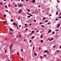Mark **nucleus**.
I'll return each instance as SVG.
<instances>
[{
    "label": "nucleus",
    "instance_id": "1",
    "mask_svg": "<svg viewBox=\"0 0 61 61\" xmlns=\"http://www.w3.org/2000/svg\"><path fill=\"white\" fill-rule=\"evenodd\" d=\"M12 46H13V44H11L10 46V49H11V48H12Z\"/></svg>",
    "mask_w": 61,
    "mask_h": 61
},
{
    "label": "nucleus",
    "instance_id": "2",
    "mask_svg": "<svg viewBox=\"0 0 61 61\" xmlns=\"http://www.w3.org/2000/svg\"><path fill=\"white\" fill-rule=\"evenodd\" d=\"M44 53H46L47 52H48V51L47 50H45L44 51Z\"/></svg>",
    "mask_w": 61,
    "mask_h": 61
},
{
    "label": "nucleus",
    "instance_id": "3",
    "mask_svg": "<svg viewBox=\"0 0 61 61\" xmlns=\"http://www.w3.org/2000/svg\"><path fill=\"white\" fill-rule=\"evenodd\" d=\"M60 24H59L58 25V26H57V27H58V28L59 27V26H60Z\"/></svg>",
    "mask_w": 61,
    "mask_h": 61
},
{
    "label": "nucleus",
    "instance_id": "4",
    "mask_svg": "<svg viewBox=\"0 0 61 61\" xmlns=\"http://www.w3.org/2000/svg\"><path fill=\"white\" fill-rule=\"evenodd\" d=\"M53 39H54V38L51 39L50 40V41H51L52 40H53Z\"/></svg>",
    "mask_w": 61,
    "mask_h": 61
},
{
    "label": "nucleus",
    "instance_id": "5",
    "mask_svg": "<svg viewBox=\"0 0 61 61\" xmlns=\"http://www.w3.org/2000/svg\"><path fill=\"white\" fill-rule=\"evenodd\" d=\"M6 22V21H4L3 22V23L4 24H5Z\"/></svg>",
    "mask_w": 61,
    "mask_h": 61
},
{
    "label": "nucleus",
    "instance_id": "6",
    "mask_svg": "<svg viewBox=\"0 0 61 61\" xmlns=\"http://www.w3.org/2000/svg\"><path fill=\"white\" fill-rule=\"evenodd\" d=\"M52 31V30H49L48 31V33H50V32H51Z\"/></svg>",
    "mask_w": 61,
    "mask_h": 61
},
{
    "label": "nucleus",
    "instance_id": "7",
    "mask_svg": "<svg viewBox=\"0 0 61 61\" xmlns=\"http://www.w3.org/2000/svg\"><path fill=\"white\" fill-rule=\"evenodd\" d=\"M23 5H22H22H19V7H21V6H22Z\"/></svg>",
    "mask_w": 61,
    "mask_h": 61
},
{
    "label": "nucleus",
    "instance_id": "8",
    "mask_svg": "<svg viewBox=\"0 0 61 61\" xmlns=\"http://www.w3.org/2000/svg\"><path fill=\"white\" fill-rule=\"evenodd\" d=\"M35 2H36V1H35V0H33V3H35Z\"/></svg>",
    "mask_w": 61,
    "mask_h": 61
},
{
    "label": "nucleus",
    "instance_id": "9",
    "mask_svg": "<svg viewBox=\"0 0 61 61\" xmlns=\"http://www.w3.org/2000/svg\"><path fill=\"white\" fill-rule=\"evenodd\" d=\"M44 42V41L43 40H41V43H43Z\"/></svg>",
    "mask_w": 61,
    "mask_h": 61
},
{
    "label": "nucleus",
    "instance_id": "10",
    "mask_svg": "<svg viewBox=\"0 0 61 61\" xmlns=\"http://www.w3.org/2000/svg\"><path fill=\"white\" fill-rule=\"evenodd\" d=\"M15 25H16L17 26V27L18 28V26H17V24H15Z\"/></svg>",
    "mask_w": 61,
    "mask_h": 61
},
{
    "label": "nucleus",
    "instance_id": "11",
    "mask_svg": "<svg viewBox=\"0 0 61 61\" xmlns=\"http://www.w3.org/2000/svg\"><path fill=\"white\" fill-rule=\"evenodd\" d=\"M17 54L18 55H19V56H20V54H19V52H17Z\"/></svg>",
    "mask_w": 61,
    "mask_h": 61
},
{
    "label": "nucleus",
    "instance_id": "12",
    "mask_svg": "<svg viewBox=\"0 0 61 61\" xmlns=\"http://www.w3.org/2000/svg\"><path fill=\"white\" fill-rule=\"evenodd\" d=\"M57 12H56V15H58V11H57Z\"/></svg>",
    "mask_w": 61,
    "mask_h": 61
},
{
    "label": "nucleus",
    "instance_id": "13",
    "mask_svg": "<svg viewBox=\"0 0 61 61\" xmlns=\"http://www.w3.org/2000/svg\"><path fill=\"white\" fill-rule=\"evenodd\" d=\"M34 55H35V56H37V54H36V53H34Z\"/></svg>",
    "mask_w": 61,
    "mask_h": 61
},
{
    "label": "nucleus",
    "instance_id": "14",
    "mask_svg": "<svg viewBox=\"0 0 61 61\" xmlns=\"http://www.w3.org/2000/svg\"><path fill=\"white\" fill-rule=\"evenodd\" d=\"M10 29L11 31H13V30L11 29L10 28Z\"/></svg>",
    "mask_w": 61,
    "mask_h": 61
},
{
    "label": "nucleus",
    "instance_id": "15",
    "mask_svg": "<svg viewBox=\"0 0 61 61\" xmlns=\"http://www.w3.org/2000/svg\"><path fill=\"white\" fill-rule=\"evenodd\" d=\"M42 37H43V35H41V38H42Z\"/></svg>",
    "mask_w": 61,
    "mask_h": 61
},
{
    "label": "nucleus",
    "instance_id": "16",
    "mask_svg": "<svg viewBox=\"0 0 61 61\" xmlns=\"http://www.w3.org/2000/svg\"><path fill=\"white\" fill-rule=\"evenodd\" d=\"M47 22H48V21L46 20L45 21V23H47Z\"/></svg>",
    "mask_w": 61,
    "mask_h": 61
},
{
    "label": "nucleus",
    "instance_id": "17",
    "mask_svg": "<svg viewBox=\"0 0 61 61\" xmlns=\"http://www.w3.org/2000/svg\"><path fill=\"white\" fill-rule=\"evenodd\" d=\"M35 37V36H33L32 37L31 39H33V38H34Z\"/></svg>",
    "mask_w": 61,
    "mask_h": 61
},
{
    "label": "nucleus",
    "instance_id": "18",
    "mask_svg": "<svg viewBox=\"0 0 61 61\" xmlns=\"http://www.w3.org/2000/svg\"><path fill=\"white\" fill-rule=\"evenodd\" d=\"M4 16L5 17H6V15H4Z\"/></svg>",
    "mask_w": 61,
    "mask_h": 61
},
{
    "label": "nucleus",
    "instance_id": "19",
    "mask_svg": "<svg viewBox=\"0 0 61 61\" xmlns=\"http://www.w3.org/2000/svg\"><path fill=\"white\" fill-rule=\"evenodd\" d=\"M46 19V18L45 17H44L43 19V20H45Z\"/></svg>",
    "mask_w": 61,
    "mask_h": 61
},
{
    "label": "nucleus",
    "instance_id": "20",
    "mask_svg": "<svg viewBox=\"0 0 61 61\" xmlns=\"http://www.w3.org/2000/svg\"><path fill=\"white\" fill-rule=\"evenodd\" d=\"M52 34H53V35L55 34V32L53 31L52 32Z\"/></svg>",
    "mask_w": 61,
    "mask_h": 61
},
{
    "label": "nucleus",
    "instance_id": "21",
    "mask_svg": "<svg viewBox=\"0 0 61 61\" xmlns=\"http://www.w3.org/2000/svg\"><path fill=\"white\" fill-rule=\"evenodd\" d=\"M30 15V16H32V14H29V15Z\"/></svg>",
    "mask_w": 61,
    "mask_h": 61
},
{
    "label": "nucleus",
    "instance_id": "22",
    "mask_svg": "<svg viewBox=\"0 0 61 61\" xmlns=\"http://www.w3.org/2000/svg\"><path fill=\"white\" fill-rule=\"evenodd\" d=\"M32 33H34V32H34V31H32Z\"/></svg>",
    "mask_w": 61,
    "mask_h": 61
},
{
    "label": "nucleus",
    "instance_id": "23",
    "mask_svg": "<svg viewBox=\"0 0 61 61\" xmlns=\"http://www.w3.org/2000/svg\"><path fill=\"white\" fill-rule=\"evenodd\" d=\"M22 11V10H20V12H21Z\"/></svg>",
    "mask_w": 61,
    "mask_h": 61
},
{
    "label": "nucleus",
    "instance_id": "24",
    "mask_svg": "<svg viewBox=\"0 0 61 61\" xmlns=\"http://www.w3.org/2000/svg\"><path fill=\"white\" fill-rule=\"evenodd\" d=\"M47 54H49V52H47Z\"/></svg>",
    "mask_w": 61,
    "mask_h": 61
},
{
    "label": "nucleus",
    "instance_id": "25",
    "mask_svg": "<svg viewBox=\"0 0 61 61\" xmlns=\"http://www.w3.org/2000/svg\"><path fill=\"white\" fill-rule=\"evenodd\" d=\"M28 11V12H30V10H29V9H28L27 10Z\"/></svg>",
    "mask_w": 61,
    "mask_h": 61
},
{
    "label": "nucleus",
    "instance_id": "26",
    "mask_svg": "<svg viewBox=\"0 0 61 61\" xmlns=\"http://www.w3.org/2000/svg\"><path fill=\"white\" fill-rule=\"evenodd\" d=\"M41 26L42 27H44V26L43 25H41Z\"/></svg>",
    "mask_w": 61,
    "mask_h": 61
},
{
    "label": "nucleus",
    "instance_id": "27",
    "mask_svg": "<svg viewBox=\"0 0 61 61\" xmlns=\"http://www.w3.org/2000/svg\"><path fill=\"white\" fill-rule=\"evenodd\" d=\"M13 25H15V23H13Z\"/></svg>",
    "mask_w": 61,
    "mask_h": 61
},
{
    "label": "nucleus",
    "instance_id": "28",
    "mask_svg": "<svg viewBox=\"0 0 61 61\" xmlns=\"http://www.w3.org/2000/svg\"><path fill=\"white\" fill-rule=\"evenodd\" d=\"M5 53H6V52H7V51H6V50H5Z\"/></svg>",
    "mask_w": 61,
    "mask_h": 61
},
{
    "label": "nucleus",
    "instance_id": "29",
    "mask_svg": "<svg viewBox=\"0 0 61 61\" xmlns=\"http://www.w3.org/2000/svg\"><path fill=\"white\" fill-rule=\"evenodd\" d=\"M32 41L31 40H30V43H31V42Z\"/></svg>",
    "mask_w": 61,
    "mask_h": 61
},
{
    "label": "nucleus",
    "instance_id": "30",
    "mask_svg": "<svg viewBox=\"0 0 61 61\" xmlns=\"http://www.w3.org/2000/svg\"><path fill=\"white\" fill-rule=\"evenodd\" d=\"M19 37H21V35H19Z\"/></svg>",
    "mask_w": 61,
    "mask_h": 61
},
{
    "label": "nucleus",
    "instance_id": "31",
    "mask_svg": "<svg viewBox=\"0 0 61 61\" xmlns=\"http://www.w3.org/2000/svg\"><path fill=\"white\" fill-rule=\"evenodd\" d=\"M5 7L6 8H7V6L6 5L5 6Z\"/></svg>",
    "mask_w": 61,
    "mask_h": 61
},
{
    "label": "nucleus",
    "instance_id": "32",
    "mask_svg": "<svg viewBox=\"0 0 61 61\" xmlns=\"http://www.w3.org/2000/svg\"><path fill=\"white\" fill-rule=\"evenodd\" d=\"M28 17L29 18H30V16H28Z\"/></svg>",
    "mask_w": 61,
    "mask_h": 61
},
{
    "label": "nucleus",
    "instance_id": "33",
    "mask_svg": "<svg viewBox=\"0 0 61 61\" xmlns=\"http://www.w3.org/2000/svg\"><path fill=\"white\" fill-rule=\"evenodd\" d=\"M26 30H28V29L26 28L25 29Z\"/></svg>",
    "mask_w": 61,
    "mask_h": 61
},
{
    "label": "nucleus",
    "instance_id": "34",
    "mask_svg": "<svg viewBox=\"0 0 61 61\" xmlns=\"http://www.w3.org/2000/svg\"><path fill=\"white\" fill-rule=\"evenodd\" d=\"M56 52H59V50H57V51H56Z\"/></svg>",
    "mask_w": 61,
    "mask_h": 61
},
{
    "label": "nucleus",
    "instance_id": "35",
    "mask_svg": "<svg viewBox=\"0 0 61 61\" xmlns=\"http://www.w3.org/2000/svg\"><path fill=\"white\" fill-rule=\"evenodd\" d=\"M58 19H56V21H57L58 20Z\"/></svg>",
    "mask_w": 61,
    "mask_h": 61
},
{
    "label": "nucleus",
    "instance_id": "36",
    "mask_svg": "<svg viewBox=\"0 0 61 61\" xmlns=\"http://www.w3.org/2000/svg\"><path fill=\"white\" fill-rule=\"evenodd\" d=\"M58 18H61V17H58Z\"/></svg>",
    "mask_w": 61,
    "mask_h": 61
},
{
    "label": "nucleus",
    "instance_id": "37",
    "mask_svg": "<svg viewBox=\"0 0 61 61\" xmlns=\"http://www.w3.org/2000/svg\"><path fill=\"white\" fill-rule=\"evenodd\" d=\"M50 40V38H49L47 40V41H48V40Z\"/></svg>",
    "mask_w": 61,
    "mask_h": 61
},
{
    "label": "nucleus",
    "instance_id": "38",
    "mask_svg": "<svg viewBox=\"0 0 61 61\" xmlns=\"http://www.w3.org/2000/svg\"><path fill=\"white\" fill-rule=\"evenodd\" d=\"M34 49H35V47H33V50H34Z\"/></svg>",
    "mask_w": 61,
    "mask_h": 61
},
{
    "label": "nucleus",
    "instance_id": "39",
    "mask_svg": "<svg viewBox=\"0 0 61 61\" xmlns=\"http://www.w3.org/2000/svg\"><path fill=\"white\" fill-rule=\"evenodd\" d=\"M26 13H27V14H28V15H29L30 14L29 13H28L27 12Z\"/></svg>",
    "mask_w": 61,
    "mask_h": 61
},
{
    "label": "nucleus",
    "instance_id": "40",
    "mask_svg": "<svg viewBox=\"0 0 61 61\" xmlns=\"http://www.w3.org/2000/svg\"><path fill=\"white\" fill-rule=\"evenodd\" d=\"M40 33H42V31H41L40 32Z\"/></svg>",
    "mask_w": 61,
    "mask_h": 61
},
{
    "label": "nucleus",
    "instance_id": "41",
    "mask_svg": "<svg viewBox=\"0 0 61 61\" xmlns=\"http://www.w3.org/2000/svg\"><path fill=\"white\" fill-rule=\"evenodd\" d=\"M40 58H42V57L41 56H40Z\"/></svg>",
    "mask_w": 61,
    "mask_h": 61
},
{
    "label": "nucleus",
    "instance_id": "42",
    "mask_svg": "<svg viewBox=\"0 0 61 61\" xmlns=\"http://www.w3.org/2000/svg\"><path fill=\"white\" fill-rule=\"evenodd\" d=\"M56 47V46H54L53 47H54V48H55V47Z\"/></svg>",
    "mask_w": 61,
    "mask_h": 61
},
{
    "label": "nucleus",
    "instance_id": "43",
    "mask_svg": "<svg viewBox=\"0 0 61 61\" xmlns=\"http://www.w3.org/2000/svg\"><path fill=\"white\" fill-rule=\"evenodd\" d=\"M25 26H26V25H27V24H25Z\"/></svg>",
    "mask_w": 61,
    "mask_h": 61
},
{
    "label": "nucleus",
    "instance_id": "44",
    "mask_svg": "<svg viewBox=\"0 0 61 61\" xmlns=\"http://www.w3.org/2000/svg\"><path fill=\"white\" fill-rule=\"evenodd\" d=\"M7 32H8V28H7Z\"/></svg>",
    "mask_w": 61,
    "mask_h": 61
},
{
    "label": "nucleus",
    "instance_id": "45",
    "mask_svg": "<svg viewBox=\"0 0 61 61\" xmlns=\"http://www.w3.org/2000/svg\"><path fill=\"white\" fill-rule=\"evenodd\" d=\"M11 22H13V20H11Z\"/></svg>",
    "mask_w": 61,
    "mask_h": 61
},
{
    "label": "nucleus",
    "instance_id": "46",
    "mask_svg": "<svg viewBox=\"0 0 61 61\" xmlns=\"http://www.w3.org/2000/svg\"><path fill=\"white\" fill-rule=\"evenodd\" d=\"M23 51V49H21V51L22 52Z\"/></svg>",
    "mask_w": 61,
    "mask_h": 61
},
{
    "label": "nucleus",
    "instance_id": "47",
    "mask_svg": "<svg viewBox=\"0 0 61 61\" xmlns=\"http://www.w3.org/2000/svg\"><path fill=\"white\" fill-rule=\"evenodd\" d=\"M42 32H44V30H42Z\"/></svg>",
    "mask_w": 61,
    "mask_h": 61
},
{
    "label": "nucleus",
    "instance_id": "48",
    "mask_svg": "<svg viewBox=\"0 0 61 61\" xmlns=\"http://www.w3.org/2000/svg\"><path fill=\"white\" fill-rule=\"evenodd\" d=\"M34 21L35 22H36V20H34Z\"/></svg>",
    "mask_w": 61,
    "mask_h": 61
},
{
    "label": "nucleus",
    "instance_id": "49",
    "mask_svg": "<svg viewBox=\"0 0 61 61\" xmlns=\"http://www.w3.org/2000/svg\"><path fill=\"white\" fill-rule=\"evenodd\" d=\"M41 49V48H40V47H39V50H40V49Z\"/></svg>",
    "mask_w": 61,
    "mask_h": 61
},
{
    "label": "nucleus",
    "instance_id": "50",
    "mask_svg": "<svg viewBox=\"0 0 61 61\" xmlns=\"http://www.w3.org/2000/svg\"><path fill=\"white\" fill-rule=\"evenodd\" d=\"M18 13H21V12H20L19 11H18Z\"/></svg>",
    "mask_w": 61,
    "mask_h": 61
},
{
    "label": "nucleus",
    "instance_id": "51",
    "mask_svg": "<svg viewBox=\"0 0 61 61\" xmlns=\"http://www.w3.org/2000/svg\"><path fill=\"white\" fill-rule=\"evenodd\" d=\"M10 34H11V35L12 34V32H11L10 33Z\"/></svg>",
    "mask_w": 61,
    "mask_h": 61
},
{
    "label": "nucleus",
    "instance_id": "52",
    "mask_svg": "<svg viewBox=\"0 0 61 61\" xmlns=\"http://www.w3.org/2000/svg\"><path fill=\"white\" fill-rule=\"evenodd\" d=\"M57 3H59V1H58V0H57Z\"/></svg>",
    "mask_w": 61,
    "mask_h": 61
},
{
    "label": "nucleus",
    "instance_id": "53",
    "mask_svg": "<svg viewBox=\"0 0 61 61\" xmlns=\"http://www.w3.org/2000/svg\"><path fill=\"white\" fill-rule=\"evenodd\" d=\"M0 5H3V3H0Z\"/></svg>",
    "mask_w": 61,
    "mask_h": 61
},
{
    "label": "nucleus",
    "instance_id": "54",
    "mask_svg": "<svg viewBox=\"0 0 61 61\" xmlns=\"http://www.w3.org/2000/svg\"><path fill=\"white\" fill-rule=\"evenodd\" d=\"M44 56H46V55H44Z\"/></svg>",
    "mask_w": 61,
    "mask_h": 61
},
{
    "label": "nucleus",
    "instance_id": "55",
    "mask_svg": "<svg viewBox=\"0 0 61 61\" xmlns=\"http://www.w3.org/2000/svg\"><path fill=\"white\" fill-rule=\"evenodd\" d=\"M21 25H20L19 26V27H21Z\"/></svg>",
    "mask_w": 61,
    "mask_h": 61
},
{
    "label": "nucleus",
    "instance_id": "56",
    "mask_svg": "<svg viewBox=\"0 0 61 61\" xmlns=\"http://www.w3.org/2000/svg\"><path fill=\"white\" fill-rule=\"evenodd\" d=\"M17 6V5H15V7H16Z\"/></svg>",
    "mask_w": 61,
    "mask_h": 61
},
{
    "label": "nucleus",
    "instance_id": "57",
    "mask_svg": "<svg viewBox=\"0 0 61 61\" xmlns=\"http://www.w3.org/2000/svg\"><path fill=\"white\" fill-rule=\"evenodd\" d=\"M42 24V23L41 22V23H40V24Z\"/></svg>",
    "mask_w": 61,
    "mask_h": 61
},
{
    "label": "nucleus",
    "instance_id": "58",
    "mask_svg": "<svg viewBox=\"0 0 61 61\" xmlns=\"http://www.w3.org/2000/svg\"><path fill=\"white\" fill-rule=\"evenodd\" d=\"M23 40L24 41H25V39H24Z\"/></svg>",
    "mask_w": 61,
    "mask_h": 61
},
{
    "label": "nucleus",
    "instance_id": "59",
    "mask_svg": "<svg viewBox=\"0 0 61 61\" xmlns=\"http://www.w3.org/2000/svg\"><path fill=\"white\" fill-rule=\"evenodd\" d=\"M50 24V23H49L48 24V25H49Z\"/></svg>",
    "mask_w": 61,
    "mask_h": 61
},
{
    "label": "nucleus",
    "instance_id": "60",
    "mask_svg": "<svg viewBox=\"0 0 61 61\" xmlns=\"http://www.w3.org/2000/svg\"><path fill=\"white\" fill-rule=\"evenodd\" d=\"M3 1H6V0H3Z\"/></svg>",
    "mask_w": 61,
    "mask_h": 61
},
{
    "label": "nucleus",
    "instance_id": "61",
    "mask_svg": "<svg viewBox=\"0 0 61 61\" xmlns=\"http://www.w3.org/2000/svg\"><path fill=\"white\" fill-rule=\"evenodd\" d=\"M8 6L9 7H10V5H9Z\"/></svg>",
    "mask_w": 61,
    "mask_h": 61
},
{
    "label": "nucleus",
    "instance_id": "62",
    "mask_svg": "<svg viewBox=\"0 0 61 61\" xmlns=\"http://www.w3.org/2000/svg\"><path fill=\"white\" fill-rule=\"evenodd\" d=\"M22 60H24V59L23 58H22Z\"/></svg>",
    "mask_w": 61,
    "mask_h": 61
},
{
    "label": "nucleus",
    "instance_id": "63",
    "mask_svg": "<svg viewBox=\"0 0 61 61\" xmlns=\"http://www.w3.org/2000/svg\"><path fill=\"white\" fill-rule=\"evenodd\" d=\"M30 25H31V24H29Z\"/></svg>",
    "mask_w": 61,
    "mask_h": 61
},
{
    "label": "nucleus",
    "instance_id": "64",
    "mask_svg": "<svg viewBox=\"0 0 61 61\" xmlns=\"http://www.w3.org/2000/svg\"><path fill=\"white\" fill-rule=\"evenodd\" d=\"M38 7H40V5H39L38 6Z\"/></svg>",
    "mask_w": 61,
    "mask_h": 61
}]
</instances>
